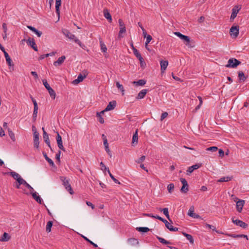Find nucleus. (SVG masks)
Wrapping results in <instances>:
<instances>
[{
  "label": "nucleus",
  "mask_w": 249,
  "mask_h": 249,
  "mask_svg": "<svg viewBox=\"0 0 249 249\" xmlns=\"http://www.w3.org/2000/svg\"><path fill=\"white\" fill-rule=\"evenodd\" d=\"M138 130L137 129L135 132V133L133 134V137H132V145L133 146L136 145L138 143Z\"/></svg>",
  "instance_id": "393cba45"
},
{
  "label": "nucleus",
  "mask_w": 249,
  "mask_h": 249,
  "mask_svg": "<svg viewBox=\"0 0 249 249\" xmlns=\"http://www.w3.org/2000/svg\"><path fill=\"white\" fill-rule=\"evenodd\" d=\"M24 186L27 187L28 189L30 190V193L31 192H34V189H33V188L29 184H28L27 182H26V183H25L24 184Z\"/></svg>",
  "instance_id": "6e6d98bb"
},
{
  "label": "nucleus",
  "mask_w": 249,
  "mask_h": 249,
  "mask_svg": "<svg viewBox=\"0 0 249 249\" xmlns=\"http://www.w3.org/2000/svg\"><path fill=\"white\" fill-rule=\"evenodd\" d=\"M127 242L131 246H138L139 244V242L138 239L134 238H128Z\"/></svg>",
  "instance_id": "dca6fc26"
},
{
  "label": "nucleus",
  "mask_w": 249,
  "mask_h": 249,
  "mask_svg": "<svg viewBox=\"0 0 249 249\" xmlns=\"http://www.w3.org/2000/svg\"><path fill=\"white\" fill-rule=\"evenodd\" d=\"M194 208H190V209H189V212H188V214L190 216V217H193L194 216Z\"/></svg>",
  "instance_id": "bf43d9fd"
},
{
  "label": "nucleus",
  "mask_w": 249,
  "mask_h": 249,
  "mask_svg": "<svg viewBox=\"0 0 249 249\" xmlns=\"http://www.w3.org/2000/svg\"><path fill=\"white\" fill-rule=\"evenodd\" d=\"M218 153H219V155L220 157H223L224 156V152L222 149H219Z\"/></svg>",
  "instance_id": "774afa93"
},
{
  "label": "nucleus",
  "mask_w": 249,
  "mask_h": 249,
  "mask_svg": "<svg viewBox=\"0 0 249 249\" xmlns=\"http://www.w3.org/2000/svg\"><path fill=\"white\" fill-rule=\"evenodd\" d=\"M61 5V0H55V12L57 16H60V7Z\"/></svg>",
  "instance_id": "b1692460"
},
{
  "label": "nucleus",
  "mask_w": 249,
  "mask_h": 249,
  "mask_svg": "<svg viewBox=\"0 0 249 249\" xmlns=\"http://www.w3.org/2000/svg\"><path fill=\"white\" fill-rule=\"evenodd\" d=\"M164 223L166 227L170 231H178V229L177 227H174L169 222L166 220H164Z\"/></svg>",
  "instance_id": "6ab92c4d"
},
{
  "label": "nucleus",
  "mask_w": 249,
  "mask_h": 249,
  "mask_svg": "<svg viewBox=\"0 0 249 249\" xmlns=\"http://www.w3.org/2000/svg\"><path fill=\"white\" fill-rule=\"evenodd\" d=\"M229 236H230L231 237L234 238H241L242 235L241 234H226Z\"/></svg>",
  "instance_id": "864d4df0"
},
{
  "label": "nucleus",
  "mask_w": 249,
  "mask_h": 249,
  "mask_svg": "<svg viewBox=\"0 0 249 249\" xmlns=\"http://www.w3.org/2000/svg\"><path fill=\"white\" fill-rule=\"evenodd\" d=\"M63 34L69 38L70 39L74 40V42L77 43L82 48L84 49L86 47L85 45L82 43V42L76 37V36L71 34L69 30L64 29L62 31Z\"/></svg>",
  "instance_id": "f257e3e1"
},
{
  "label": "nucleus",
  "mask_w": 249,
  "mask_h": 249,
  "mask_svg": "<svg viewBox=\"0 0 249 249\" xmlns=\"http://www.w3.org/2000/svg\"><path fill=\"white\" fill-rule=\"evenodd\" d=\"M100 46H101V49L102 51L104 53H106L107 51V48L106 47V45L102 41H100Z\"/></svg>",
  "instance_id": "8fccbe9b"
},
{
  "label": "nucleus",
  "mask_w": 249,
  "mask_h": 249,
  "mask_svg": "<svg viewBox=\"0 0 249 249\" xmlns=\"http://www.w3.org/2000/svg\"><path fill=\"white\" fill-rule=\"evenodd\" d=\"M103 14L104 17L108 20V21L109 22H111L112 18L111 15L109 12V10L107 8L104 9Z\"/></svg>",
  "instance_id": "aec40b11"
},
{
  "label": "nucleus",
  "mask_w": 249,
  "mask_h": 249,
  "mask_svg": "<svg viewBox=\"0 0 249 249\" xmlns=\"http://www.w3.org/2000/svg\"><path fill=\"white\" fill-rule=\"evenodd\" d=\"M232 222L236 225L237 226H240V227H242L244 229H246L248 227V224L243 222L242 220L236 219L234 220L233 218L232 219Z\"/></svg>",
  "instance_id": "ddd939ff"
},
{
  "label": "nucleus",
  "mask_w": 249,
  "mask_h": 249,
  "mask_svg": "<svg viewBox=\"0 0 249 249\" xmlns=\"http://www.w3.org/2000/svg\"><path fill=\"white\" fill-rule=\"evenodd\" d=\"M174 34L179 37L181 39L186 42V45L188 46L189 43L190 41V39L189 36L181 34L179 32H176L174 33Z\"/></svg>",
  "instance_id": "39448f33"
},
{
  "label": "nucleus",
  "mask_w": 249,
  "mask_h": 249,
  "mask_svg": "<svg viewBox=\"0 0 249 249\" xmlns=\"http://www.w3.org/2000/svg\"><path fill=\"white\" fill-rule=\"evenodd\" d=\"M238 77L239 80L242 81H245L247 79V77L245 76L244 72L242 71L238 72Z\"/></svg>",
  "instance_id": "72a5a7b5"
},
{
  "label": "nucleus",
  "mask_w": 249,
  "mask_h": 249,
  "mask_svg": "<svg viewBox=\"0 0 249 249\" xmlns=\"http://www.w3.org/2000/svg\"><path fill=\"white\" fill-rule=\"evenodd\" d=\"M8 131L9 137L13 142H15L16 141L15 134L10 128H8Z\"/></svg>",
  "instance_id": "e433bc0d"
},
{
  "label": "nucleus",
  "mask_w": 249,
  "mask_h": 249,
  "mask_svg": "<svg viewBox=\"0 0 249 249\" xmlns=\"http://www.w3.org/2000/svg\"><path fill=\"white\" fill-rule=\"evenodd\" d=\"M55 52H52L51 53H47V54H43V55H41L39 58V60H42L43 59H44L45 57H48L49 56H53L55 54Z\"/></svg>",
  "instance_id": "a19ab883"
},
{
  "label": "nucleus",
  "mask_w": 249,
  "mask_h": 249,
  "mask_svg": "<svg viewBox=\"0 0 249 249\" xmlns=\"http://www.w3.org/2000/svg\"><path fill=\"white\" fill-rule=\"evenodd\" d=\"M182 234L190 241L191 244H194V240L191 235L185 232H182Z\"/></svg>",
  "instance_id": "473e14b6"
},
{
  "label": "nucleus",
  "mask_w": 249,
  "mask_h": 249,
  "mask_svg": "<svg viewBox=\"0 0 249 249\" xmlns=\"http://www.w3.org/2000/svg\"><path fill=\"white\" fill-rule=\"evenodd\" d=\"M152 39V36L150 35H148L146 37V40L145 42V47L148 51H150V49L149 48H147V44L151 41Z\"/></svg>",
  "instance_id": "37998d69"
},
{
  "label": "nucleus",
  "mask_w": 249,
  "mask_h": 249,
  "mask_svg": "<svg viewBox=\"0 0 249 249\" xmlns=\"http://www.w3.org/2000/svg\"><path fill=\"white\" fill-rule=\"evenodd\" d=\"M180 180L182 184V186L180 189L182 193H186L188 191V184L186 180L184 178H180Z\"/></svg>",
  "instance_id": "0eeeda50"
},
{
  "label": "nucleus",
  "mask_w": 249,
  "mask_h": 249,
  "mask_svg": "<svg viewBox=\"0 0 249 249\" xmlns=\"http://www.w3.org/2000/svg\"><path fill=\"white\" fill-rule=\"evenodd\" d=\"M240 64L241 62L238 60L234 58H231L228 60V64L226 65V67L234 68L237 67Z\"/></svg>",
  "instance_id": "f03ea898"
},
{
  "label": "nucleus",
  "mask_w": 249,
  "mask_h": 249,
  "mask_svg": "<svg viewBox=\"0 0 249 249\" xmlns=\"http://www.w3.org/2000/svg\"><path fill=\"white\" fill-rule=\"evenodd\" d=\"M136 230L140 232H146L150 231V229L147 227H138L136 228Z\"/></svg>",
  "instance_id": "4c0bfd02"
},
{
  "label": "nucleus",
  "mask_w": 249,
  "mask_h": 249,
  "mask_svg": "<svg viewBox=\"0 0 249 249\" xmlns=\"http://www.w3.org/2000/svg\"><path fill=\"white\" fill-rule=\"evenodd\" d=\"M4 56L6 59V62L8 65L9 67H13L14 64L13 63V61L12 59H11L10 57L9 56V54L7 52H5V53L4 54Z\"/></svg>",
  "instance_id": "5701e85b"
},
{
  "label": "nucleus",
  "mask_w": 249,
  "mask_h": 249,
  "mask_svg": "<svg viewBox=\"0 0 249 249\" xmlns=\"http://www.w3.org/2000/svg\"><path fill=\"white\" fill-rule=\"evenodd\" d=\"M58 147L59 148L63 151H65V149L63 145V142L62 140V137L58 133H57V136L56 138Z\"/></svg>",
  "instance_id": "4468645a"
},
{
  "label": "nucleus",
  "mask_w": 249,
  "mask_h": 249,
  "mask_svg": "<svg viewBox=\"0 0 249 249\" xmlns=\"http://www.w3.org/2000/svg\"><path fill=\"white\" fill-rule=\"evenodd\" d=\"M232 178L230 177H224L222 178H221L218 180V182H227L229 180H231V179Z\"/></svg>",
  "instance_id": "ea45409f"
},
{
  "label": "nucleus",
  "mask_w": 249,
  "mask_h": 249,
  "mask_svg": "<svg viewBox=\"0 0 249 249\" xmlns=\"http://www.w3.org/2000/svg\"><path fill=\"white\" fill-rule=\"evenodd\" d=\"M239 27L238 26H232L230 30V33L234 37H236L239 35Z\"/></svg>",
  "instance_id": "9d476101"
},
{
  "label": "nucleus",
  "mask_w": 249,
  "mask_h": 249,
  "mask_svg": "<svg viewBox=\"0 0 249 249\" xmlns=\"http://www.w3.org/2000/svg\"><path fill=\"white\" fill-rule=\"evenodd\" d=\"M244 204L245 201L243 200H239L236 202V209L238 212H241Z\"/></svg>",
  "instance_id": "f3484780"
},
{
  "label": "nucleus",
  "mask_w": 249,
  "mask_h": 249,
  "mask_svg": "<svg viewBox=\"0 0 249 249\" xmlns=\"http://www.w3.org/2000/svg\"><path fill=\"white\" fill-rule=\"evenodd\" d=\"M10 175L16 180H17V178H18L21 177V176L17 173L12 171L9 173Z\"/></svg>",
  "instance_id": "58836bf2"
},
{
  "label": "nucleus",
  "mask_w": 249,
  "mask_h": 249,
  "mask_svg": "<svg viewBox=\"0 0 249 249\" xmlns=\"http://www.w3.org/2000/svg\"><path fill=\"white\" fill-rule=\"evenodd\" d=\"M10 239V236L6 232H4L0 241L5 242L8 241Z\"/></svg>",
  "instance_id": "7c9ffc66"
},
{
  "label": "nucleus",
  "mask_w": 249,
  "mask_h": 249,
  "mask_svg": "<svg viewBox=\"0 0 249 249\" xmlns=\"http://www.w3.org/2000/svg\"><path fill=\"white\" fill-rule=\"evenodd\" d=\"M39 144V133L36 131L34 132V145L36 148H38Z\"/></svg>",
  "instance_id": "9b49d317"
},
{
  "label": "nucleus",
  "mask_w": 249,
  "mask_h": 249,
  "mask_svg": "<svg viewBox=\"0 0 249 249\" xmlns=\"http://www.w3.org/2000/svg\"><path fill=\"white\" fill-rule=\"evenodd\" d=\"M116 86L118 88V89H120V90L122 92V94H124V87L122 85L120 84L119 82H116Z\"/></svg>",
  "instance_id": "09e8293b"
},
{
  "label": "nucleus",
  "mask_w": 249,
  "mask_h": 249,
  "mask_svg": "<svg viewBox=\"0 0 249 249\" xmlns=\"http://www.w3.org/2000/svg\"><path fill=\"white\" fill-rule=\"evenodd\" d=\"M85 74H84V75H83L82 74H79L78 76V77L77 79H78V80H79V81H80V82H82L84 79L86 77L88 73H87V71H86L85 72Z\"/></svg>",
  "instance_id": "c03bdc74"
},
{
  "label": "nucleus",
  "mask_w": 249,
  "mask_h": 249,
  "mask_svg": "<svg viewBox=\"0 0 249 249\" xmlns=\"http://www.w3.org/2000/svg\"><path fill=\"white\" fill-rule=\"evenodd\" d=\"M199 167L198 164H195L189 167L187 170V174L191 173L194 171V170L197 169Z\"/></svg>",
  "instance_id": "2f4dec72"
},
{
  "label": "nucleus",
  "mask_w": 249,
  "mask_h": 249,
  "mask_svg": "<svg viewBox=\"0 0 249 249\" xmlns=\"http://www.w3.org/2000/svg\"><path fill=\"white\" fill-rule=\"evenodd\" d=\"M118 23L120 26L119 36H120V34L125 33L126 32V29L125 25L122 19H119L118 20Z\"/></svg>",
  "instance_id": "2eb2a0df"
},
{
  "label": "nucleus",
  "mask_w": 249,
  "mask_h": 249,
  "mask_svg": "<svg viewBox=\"0 0 249 249\" xmlns=\"http://www.w3.org/2000/svg\"><path fill=\"white\" fill-rule=\"evenodd\" d=\"M81 237L83 238L86 241L89 243L91 245H93L94 247H97V244L94 243L92 241H90L89 239H88L87 237L81 235Z\"/></svg>",
  "instance_id": "de8ad7c7"
},
{
  "label": "nucleus",
  "mask_w": 249,
  "mask_h": 249,
  "mask_svg": "<svg viewBox=\"0 0 249 249\" xmlns=\"http://www.w3.org/2000/svg\"><path fill=\"white\" fill-rule=\"evenodd\" d=\"M198 99L199 100V104L196 107V108H195L196 110H197L198 109H199V108L200 107V106H201V105L202 104V98L201 97H200V96H198Z\"/></svg>",
  "instance_id": "13d9d810"
},
{
  "label": "nucleus",
  "mask_w": 249,
  "mask_h": 249,
  "mask_svg": "<svg viewBox=\"0 0 249 249\" xmlns=\"http://www.w3.org/2000/svg\"><path fill=\"white\" fill-rule=\"evenodd\" d=\"M206 226L209 229H212L213 231H215L217 233H220L218 231L216 230V228L214 226L210 225L209 224H206Z\"/></svg>",
  "instance_id": "5fc2aeb1"
},
{
  "label": "nucleus",
  "mask_w": 249,
  "mask_h": 249,
  "mask_svg": "<svg viewBox=\"0 0 249 249\" xmlns=\"http://www.w3.org/2000/svg\"><path fill=\"white\" fill-rule=\"evenodd\" d=\"M53 226V222L51 221H49L47 223L46 225V232H50L51 231V228Z\"/></svg>",
  "instance_id": "c9c22d12"
},
{
  "label": "nucleus",
  "mask_w": 249,
  "mask_h": 249,
  "mask_svg": "<svg viewBox=\"0 0 249 249\" xmlns=\"http://www.w3.org/2000/svg\"><path fill=\"white\" fill-rule=\"evenodd\" d=\"M218 150V148L216 146H212L210 147H208L206 149L207 151H211L213 152H215Z\"/></svg>",
  "instance_id": "4d7b16f0"
},
{
  "label": "nucleus",
  "mask_w": 249,
  "mask_h": 249,
  "mask_svg": "<svg viewBox=\"0 0 249 249\" xmlns=\"http://www.w3.org/2000/svg\"><path fill=\"white\" fill-rule=\"evenodd\" d=\"M116 106V102L115 101H112L110 102L107 107L105 108V111H110L113 110Z\"/></svg>",
  "instance_id": "a211bd4d"
},
{
  "label": "nucleus",
  "mask_w": 249,
  "mask_h": 249,
  "mask_svg": "<svg viewBox=\"0 0 249 249\" xmlns=\"http://www.w3.org/2000/svg\"><path fill=\"white\" fill-rule=\"evenodd\" d=\"M33 197L35 199L38 203L42 204L43 201L39 196L37 195V193L36 192H31Z\"/></svg>",
  "instance_id": "a878e982"
},
{
  "label": "nucleus",
  "mask_w": 249,
  "mask_h": 249,
  "mask_svg": "<svg viewBox=\"0 0 249 249\" xmlns=\"http://www.w3.org/2000/svg\"><path fill=\"white\" fill-rule=\"evenodd\" d=\"M100 165L102 166V170L103 171L107 170L108 171V168H107L103 162L100 163Z\"/></svg>",
  "instance_id": "0e129e2a"
},
{
  "label": "nucleus",
  "mask_w": 249,
  "mask_h": 249,
  "mask_svg": "<svg viewBox=\"0 0 249 249\" xmlns=\"http://www.w3.org/2000/svg\"><path fill=\"white\" fill-rule=\"evenodd\" d=\"M133 84L137 86H142L146 84V81L144 79H140L137 81H133Z\"/></svg>",
  "instance_id": "c85d7f7f"
},
{
  "label": "nucleus",
  "mask_w": 249,
  "mask_h": 249,
  "mask_svg": "<svg viewBox=\"0 0 249 249\" xmlns=\"http://www.w3.org/2000/svg\"><path fill=\"white\" fill-rule=\"evenodd\" d=\"M27 28L29 29L30 30L34 32L38 37H40L42 35V32L37 30L35 27H32L31 26H27Z\"/></svg>",
  "instance_id": "bb28decb"
},
{
  "label": "nucleus",
  "mask_w": 249,
  "mask_h": 249,
  "mask_svg": "<svg viewBox=\"0 0 249 249\" xmlns=\"http://www.w3.org/2000/svg\"><path fill=\"white\" fill-rule=\"evenodd\" d=\"M60 179L63 182V184L65 186L66 189H67L71 194H73V192L71 189L70 184L69 183V180L64 177H61Z\"/></svg>",
  "instance_id": "20e7f679"
},
{
  "label": "nucleus",
  "mask_w": 249,
  "mask_h": 249,
  "mask_svg": "<svg viewBox=\"0 0 249 249\" xmlns=\"http://www.w3.org/2000/svg\"><path fill=\"white\" fill-rule=\"evenodd\" d=\"M145 159V156H142L137 161V162L138 163H141L143 162Z\"/></svg>",
  "instance_id": "e2e57ef3"
},
{
  "label": "nucleus",
  "mask_w": 249,
  "mask_h": 249,
  "mask_svg": "<svg viewBox=\"0 0 249 249\" xmlns=\"http://www.w3.org/2000/svg\"><path fill=\"white\" fill-rule=\"evenodd\" d=\"M135 55L138 58L140 61V65L141 67H144L146 65V64L144 61V59L141 56V53L139 52L138 50H136L135 53H134Z\"/></svg>",
  "instance_id": "f8f14e48"
},
{
  "label": "nucleus",
  "mask_w": 249,
  "mask_h": 249,
  "mask_svg": "<svg viewBox=\"0 0 249 249\" xmlns=\"http://www.w3.org/2000/svg\"><path fill=\"white\" fill-rule=\"evenodd\" d=\"M168 116V113L167 112H164L161 114V117H160V121H162L167 116Z\"/></svg>",
  "instance_id": "680f3d73"
},
{
  "label": "nucleus",
  "mask_w": 249,
  "mask_h": 249,
  "mask_svg": "<svg viewBox=\"0 0 249 249\" xmlns=\"http://www.w3.org/2000/svg\"><path fill=\"white\" fill-rule=\"evenodd\" d=\"M60 155H61V151L59 150V151H58L57 153L56 154V159L58 162L60 161Z\"/></svg>",
  "instance_id": "69168bd1"
},
{
  "label": "nucleus",
  "mask_w": 249,
  "mask_h": 249,
  "mask_svg": "<svg viewBox=\"0 0 249 249\" xmlns=\"http://www.w3.org/2000/svg\"><path fill=\"white\" fill-rule=\"evenodd\" d=\"M43 155L45 158V160L49 162L51 166L53 167H54L55 166L53 161L47 156V154L45 152H43Z\"/></svg>",
  "instance_id": "c756f323"
},
{
  "label": "nucleus",
  "mask_w": 249,
  "mask_h": 249,
  "mask_svg": "<svg viewBox=\"0 0 249 249\" xmlns=\"http://www.w3.org/2000/svg\"><path fill=\"white\" fill-rule=\"evenodd\" d=\"M147 90L146 89H144L142 90L138 94L136 98L137 99H143L147 93Z\"/></svg>",
  "instance_id": "cd10ccee"
},
{
  "label": "nucleus",
  "mask_w": 249,
  "mask_h": 249,
  "mask_svg": "<svg viewBox=\"0 0 249 249\" xmlns=\"http://www.w3.org/2000/svg\"><path fill=\"white\" fill-rule=\"evenodd\" d=\"M163 213L166 216V217L170 221L172 222V221L170 219L169 215V211L168 209L167 208H163L162 210Z\"/></svg>",
  "instance_id": "79ce46f5"
},
{
  "label": "nucleus",
  "mask_w": 249,
  "mask_h": 249,
  "mask_svg": "<svg viewBox=\"0 0 249 249\" xmlns=\"http://www.w3.org/2000/svg\"><path fill=\"white\" fill-rule=\"evenodd\" d=\"M25 41L27 42L28 45L30 46L35 51H37V47L34 38L29 37L28 39L26 40L25 39L22 40V41Z\"/></svg>",
  "instance_id": "423d86ee"
},
{
  "label": "nucleus",
  "mask_w": 249,
  "mask_h": 249,
  "mask_svg": "<svg viewBox=\"0 0 249 249\" xmlns=\"http://www.w3.org/2000/svg\"><path fill=\"white\" fill-rule=\"evenodd\" d=\"M43 84L46 89L48 90L50 96L54 99L56 97V94L54 90L50 86L46 80L44 79L42 80Z\"/></svg>",
  "instance_id": "7ed1b4c3"
},
{
  "label": "nucleus",
  "mask_w": 249,
  "mask_h": 249,
  "mask_svg": "<svg viewBox=\"0 0 249 249\" xmlns=\"http://www.w3.org/2000/svg\"><path fill=\"white\" fill-rule=\"evenodd\" d=\"M108 174H109V176L110 177V178H111V179L113 180V181H114V182H115V183H117V184H120V181H119L118 179H116V178H114V176L112 175V174L110 173V171H109V169H108Z\"/></svg>",
  "instance_id": "a18cd8bd"
},
{
  "label": "nucleus",
  "mask_w": 249,
  "mask_h": 249,
  "mask_svg": "<svg viewBox=\"0 0 249 249\" xmlns=\"http://www.w3.org/2000/svg\"><path fill=\"white\" fill-rule=\"evenodd\" d=\"M37 110H38V107H34V112L33 114V118L34 121L36 120V118L37 117Z\"/></svg>",
  "instance_id": "49530a36"
},
{
  "label": "nucleus",
  "mask_w": 249,
  "mask_h": 249,
  "mask_svg": "<svg viewBox=\"0 0 249 249\" xmlns=\"http://www.w3.org/2000/svg\"><path fill=\"white\" fill-rule=\"evenodd\" d=\"M18 182V183L19 185H24L25 183H26V181L22 178L21 177L18 178H17V180Z\"/></svg>",
  "instance_id": "3c124183"
},
{
  "label": "nucleus",
  "mask_w": 249,
  "mask_h": 249,
  "mask_svg": "<svg viewBox=\"0 0 249 249\" xmlns=\"http://www.w3.org/2000/svg\"><path fill=\"white\" fill-rule=\"evenodd\" d=\"M103 142H104V145L105 146V147H106V146H109L107 138H103Z\"/></svg>",
  "instance_id": "338daca9"
},
{
  "label": "nucleus",
  "mask_w": 249,
  "mask_h": 249,
  "mask_svg": "<svg viewBox=\"0 0 249 249\" xmlns=\"http://www.w3.org/2000/svg\"><path fill=\"white\" fill-rule=\"evenodd\" d=\"M97 116L99 118V121L101 124H103L104 123V119L102 118L101 115L99 112L97 113Z\"/></svg>",
  "instance_id": "052dcab7"
},
{
  "label": "nucleus",
  "mask_w": 249,
  "mask_h": 249,
  "mask_svg": "<svg viewBox=\"0 0 249 249\" xmlns=\"http://www.w3.org/2000/svg\"><path fill=\"white\" fill-rule=\"evenodd\" d=\"M65 59H66L65 56H64V55L60 57L57 61L54 62L53 65L55 67L60 66L61 64H62V63L64 62Z\"/></svg>",
  "instance_id": "4be33fe9"
},
{
  "label": "nucleus",
  "mask_w": 249,
  "mask_h": 249,
  "mask_svg": "<svg viewBox=\"0 0 249 249\" xmlns=\"http://www.w3.org/2000/svg\"><path fill=\"white\" fill-rule=\"evenodd\" d=\"M157 238L158 239L160 242L163 244L167 245V244H171V243L166 241L164 238L160 237L159 236H157Z\"/></svg>",
  "instance_id": "f704fd0d"
},
{
  "label": "nucleus",
  "mask_w": 249,
  "mask_h": 249,
  "mask_svg": "<svg viewBox=\"0 0 249 249\" xmlns=\"http://www.w3.org/2000/svg\"><path fill=\"white\" fill-rule=\"evenodd\" d=\"M160 65L161 68V73H163L164 72L168 65V62L167 61L161 60L160 62Z\"/></svg>",
  "instance_id": "412c9836"
},
{
  "label": "nucleus",
  "mask_w": 249,
  "mask_h": 249,
  "mask_svg": "<svg viewBox=\"0 0 249 249\" xmlns=\"http://www.w3.org/2000/svg\"><path fill=\"white\" fill-rule=\"evenodd\" d=\"M174 188V185L173 183L169 184L167 186V189L169 193H171Z\"/></svg>",
  "instance_id": "603ef678"
},
{
  "label": "nucleus",
  "mask_w": 249,
  "mask_h": 249,
  "mask_svg": "<svg viewBox=\"0 0 249 249\" xmlns=\"http://www.w3.org/2000/svg\"><path fill=\"white\" fill-rule=\"evenodd\" d=\"M43 131V138L45 143L48 145L51 150L52 151V148L50 144V141L49 138V135L47 132L45 131L44 128H42Z\"/></svg>",
  "instance_id": "1a4fd4ad"
},
{
  "label": "nucleus",
  "mask_w": 249,
  "mask_h": 249,
  "mask_svg": "<svg viewBox=\"0 0 249 249\" xmlns=\"http://www.w3.org/2000/svg\"><path fill=\"white\" fill-rule=\"evenodd\" d=\"M241 9V5H236L232 9V13L231 16V19L233 20L236 18L238 13Z\"/></svg>",
  "instance_id": "6e6552de"
}]
</instances>
